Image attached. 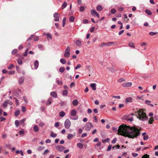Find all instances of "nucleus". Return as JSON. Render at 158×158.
<instances>
[{
    "mask_svg": "<svg viewBox=\"0 0 158 158\" xmlns=\"http://www.w3.org/2000/svg\"><path fill=\"white\" fill-rule=\"evenodd\" d=\"M118 133L125 137L133 139L140 135L139 129L135 127H131L124 124L119 126Z\"/></svg>",
    "mask_w": 158,
    "mask_h": 158,
    "instance_id": "1",
    "label": "nucleus"
},
{
    "mask_svg": "<svg viewBox=\"0 0 158 158\" xmlns=\"http://www.w3.org/2000/svg\"><path fill=\"white\" fill-rule=\"evenodd\" d=\"M131 115H135L139 120L142 121H145L148 119V117L146 113L143 112L142 109H140L137 111H135L134 113H131Z\"/></svg>",
    "mask_w": 158,
    "mask_h": 158,
    "instance_id": "2",
    "label": "nucleus"
},
{
    "mask_svg": "<svg viewBox=\"0 0 158 158\" xmlns=\"http://www.w3.org/2000/svg\"><path fill=\"white\" fill-rule=\"evenodd\" d=\"M70 48L69 46H67L65 50V53L64 56L65 57H69L70 55Z\"/></svg>",
    "mask_w": 158,
    "mask_h": 158,
    "instance_id": "3",
    "label": "nucleus"
},
{
    "mask_svg": "<svg viewBox=\"0 0 158 158\" xmlns=\"http://www.w3.org/2000/svg\"><path fill=\"white\" fill-rule=\"evenodd\" d=\"M71 122L68 119L65 120L64 122V127L67 129H69L70 127Z\"/></svg>",
    "mask_w": 158,
    "mask_h": 158,
    "instance_id": "4",
    "label": "nucleus"
},
{
    "mask_svg": "<svg viewBox=\"0 0 158 158\" xmlns=\"http://www.w3.org/2000/svg\"><path fill=\"white\" fill-rule=\"evenodd\" d=\"M93 125L92 123L89 122H88L85 126V130L87 131H88L90 130Z\"/></svg>",
    "mask_w": 158,
    "mask_h": 158,
    "instance_id": "5",
    "label": "nucleus"
},
{
    "mask_svg": "<svg viewBox=\"0 0 158 158\" xmlns=\"http://www.w3.org/2000/svg\"><path fill=\"white\" fill-rule=\"evenodd\" d=\"M60 15L57 12H55L53 15V17L55 18L54 21L56 22H58L59 21V17Z\"/></svg>",
    "mask_w": 158,
    "mask_h": 158,
    "instance_id": "6",
    "label": "nucleus"
},
{
    "mask_svg": "<svg viewBox=\"0 0 158 158\" xmlns=\"http://www.w3.org/2000/svg\"><path fill=\"white\" fill-rule=\"evenodd\" d=\"M55 148L58 151L62 152L64 149V148L61 145H58L55 147Z\"/></svg>",
    "mask_w": 158,
    "mask_h": 158,
    "instance_id": "7",
    "label": "nucleus"
},
{
    "mask_svg": "<svg viewBox=\"0 0 158 158\" xmlns=\"http://www.w3.org/2000/svg\"><path fill=\"white\" fill-rule=\"evenodd\" d=\"M132 85V83L131 82L124 83L122 84V85L123 87H130Z\"/></svg>",
    "mask_w": 158,
    "mask_h": 158,
    "instance_id": "8",
    "label": "nucleus"
},
{
    "mask_svg": "<svg viewBox=\"0 0 158 158\" xmlns=\"http://www.w3.org/2000/svg\"><path fill=\"white\" fill-rule=\"evenodd\" d=\"M70 113L71 116H76L77 111L73 109L71 111Z\"/></svg>",
    "mask_w": 158,
    "mask_h": 158,
    "instance_id": "9",
    "label": "nucleus"
},
{
    "mask_svg": "<svg viewBox=\"0 0 158 158\" xmlns=\"http://www.w3.org/2000/svg\"><path fill=\"white\" fill-rule=\"evenodd\" d=\"M50 95L54 98H56L57 97L56 93L55 91L52 92L50 93Z\"/></svg>",
    "mask_w": 158,
    "mask_h": 158,
    "instance_id": "10",
    "label": "nucleus"
},
{
    "mask_svg": "<svg viewBox=\"0 0 158 158\" xmlns=\"http://www.w3.org/2000/svg\"><path fill=\"white\" fill-rule=\"evenodd\" d=\"M34 65L35 69H37L39 66V62L38 60H36L35 61L34 63Z\"/></svg>",
    "mask_w": 158,
    "mask_h": 158,
    "instance_id": "11",
    "label": "nucleus"
},
{
    "mask_svg": "<svg viewBox=\"0 0 158 158\" xmlns=\"http://www.w3.org/2000/svg\"><path fill=\"white\" fill-rule=\"evenodd\" d=\"M76 45L77 46H80L81 44V41L79 40H77L75 43Z\"/></svg>",
    "mask_w": 158,
    "mask_h": 158,
    "instance_id": "12",
    "label": "nucleus"
},
{
    "mask_svg": "<svg viewBox=\"0 0 158 158\" xmlns=\"http://www.w3.org/2000/svg\"><path fill=\"white\" fill-rule=\"evenodd\" d=\"M24 78L23 77H20L19 80V84L21 85L24 81Z\"/></svg>",
    "mask_w": 158,
    "mask_h": 158,
    "instance_id": "13",
    "label": "nucleus"
},
{
    "mask_svg": "<svg viewBox=\"0 0 158 158\" xmlns=\"http://www.w3.org/2000/svg\"><path fill=\"white\" fill-rule=\"evenodd\" d=\"M132 98L131 97L127 98H126L125 100L127 102H132Z\"/></svg>",
    "mask_w": 158,
    "mask_h": 158,
    "instance_id": "14",
    "label": "nucleus"
},
{
    "mask_svg": "<svg viewBox=\"0 0 158 158\" xmlns=\"http://www.w3.org/2000/svg\"><path fill=\"white\" fill-rule=\"evenodd\" d=\"M91 13L93 16L96 15L98 13L95 10H91Z\"/></svg>",
    "mask_w": 158,
    "mask_h": 158,
    "instance_id": "15",
    "label": "nucleus"
},
{
    "mask_svg": "<svg viewBox=\"0 0 158 158\" xmlns=\"http://www.w3.org/2000/svg\"><path fill=\"white\" fill-rule=\"evenodd\" d=\"M96 85L95 83H92L90 84V86L92 88L93 90H95L96 89Z\"/></svg>",
    "mask_w": 158,
    "mask_h": 158,
    "instance_id": "16",
    "label": "nucleus"
},
{
    "mask_svg": "<svg viewBox=\"0 0 158 158\" xmlns=\"http://www.w3.org/2000/svg\"><path fill=\"white\" fill-rule=\"evenodd\" d=\"M52 101V98H49L47 100V102L46 105L47 106H49L51 103Z\"/></svg>",
    "mask_w": 158,
    "mask_h": 158,
    "instance_id": "17",
    "label": "nucleus"
},
{
    "mask_svg": "<svg viewBox=\"0 0 158 158\" xmlns=\"http://www.w3.org/2000/svg\"><path fill=\"white\" fill-rule=\"evenodd\" d=\"M33 130L35 132H37L39 131V129L38 126L36 125L34 126L33 128Z\"/></svg>",
    "mask_w": 158,
    "mask_h": 158,
    "instance_id": "18",
    "label": "nucleus"
},
{
    "mask_svg": "<svg viewBox=\"0 0 158 158\" xmlns=\"http://www.w3.org/2000/svg\"><path fill=\"white\" fill-rule=\"evenodd\" d=\"M56 81L57 84L59 85H61L62 84V82L60 80V79L59 78H56Z\"/></svg>",
    "mask_w": 158,
    "mask_h": 158,
    "instance_id": "19",
    "label": "nucleus"
},
{
    "mask_svg": "<svg viewBox=\"0 0 158 158\" xmlns=\"http://www.w3.org/2000/svg\"><path fill=\"white\" fill-rule=\"evenodd\" d=\"M96 9L98 11H101L102 10V7L100 5H98L96 7Z\"/></svg>",
    "mask_w": 158,
    "mask_h": 158,
    "instance_id": "20",
    "label": "nucleus"
},
{
    "mask_svg": "<svg viewBox=\"0 0 158 158\" xmlns=\"http://www.w3.org/2000/svg\"><path fill=\"white\" fill-rule=\"evenodd\" d=\"M77 146L80 149H82L83 147L82 143H77Z\"/></svg>",
    "mask_w": 158,
    "mask_h": 158,
    "instance_id": "21",
    "label": "nucleus"
},
{
    "mask_svg": "<svg viewBox=\"0 0 158 158\" xmlns=\"http://www.w3.org/2000/svg\"><path fill=\"white\" fill-rule=\"evenodd\" d=\"M72 103L74 106H76L78 104V102L77 100L75 99L73 100Z\"/></svg>",
    "mask_w": 158,
    "mask_h": 158,
    "instance_id": "22",
    "label": "nucleus"
},
{
    "mask_svg": "<svg viewBox=\"0 0 158 158\" xmlns=\"http://www.w3.org/2000/svg\"><path fill=\"white\" fill-rule=\"evenodd\" d=\"M50 136L52 138H55L57 136V134L54 133L53 131L51 132Z\"/></svg>",
    "mask_w": 158,
    "mask_h": 158,
    "instance_id": "23",
    "label": "nucleus"
},
{
    "mask_svg": "<svg viewBox=\"0 0 158 158\" xmlns=\"http://www.w3.org/2000/svg\"><path fill=\"white\" fill-rule=\"evenodd\" d=\"M69 20L70 22H73L75 20V18L73 16H71L69 18Z\"/></svg>",
    "mask_w": 158,
    "mask_h": 158,
    "instance_id": "24",
    "label": "nucleus"
},
{
    "mask_svg": "<svg viewBox=\"0 0 158 158\" xmlns=\"http://www.w3.org/2000/svg\"><path fill=\"white\" fill-rule=\"evenodd\" d=\"M65 113L63 111H61L59 113V116L60 117H63L65 115Z\"/></svg>",
    "mask_w": 158,
    "mask_h": 158,
    "instance_id": "25",
    "label": "nucleus"
},
{
    "mask_svg": "<svg viewBox=\"0 0 158 158\" xmlns=\"http://www.w3.org/2000/svg\"><path fill=\"white\" fill-rule=\"evenodd\" d=\"M17 63L19 64L20 65H21L23 64V60L21 58L18 59L17 60Z\"/></svg>",
    "mask_w": 158,
    "mask_h": 158,
    "instance_id": "26",
    "label": "nucleus"
},
{
    "mask_svg": "<svg viewBox=\"0 0 158 158\" xmlns=\"http://www.w3.org/2000/svg\"><path fill=\"white\" fill-rule=\"evenodd\" d=\"M128 45L130 47L133 48H134L135 47V45L134 43L132 42H130L128 44Z\"/></svg>",
    "mask_w": 158,
    "mask_h": 158,
    "instance_id": "27",
    "label": "nucleus"
},
{
    "mask_svg": "<svg viewBox=\"0 0 158 158\" xmlns=\"http://www.w3.org/2000/svg\"><path fill=\"white\" fill-rule=\"evenodd\" d=\"M47 38L48 40L52 39V36L50 33H48L47 34Z\"/></svg>",
    "mask_w": 158,
    "mask_h": 158,
    "instance_id": "28",
    "label": "nucleus"
},
{
    "mask_svg": "<svg viewBox=\"0 0 158 158\" xmlns=\"http://www.w3.org/2000/svg\"><path fill=\"white\" fill-rule=\"evenodd\" d=\"M68 91L66 90H63L62 92V95L64 96H66L67 95Z\"/></svg>",
    "mask_w": 158,
    "mask_h": 158,
    "instance_id": "29",
    "label": "nucleus"
},
{
    "mask_svg": "<svg viewBox=\"0 0 158 158\" xmlns=\"http://www.w3.org/2000/svg\"><path fill=\"white\" fill-rule=\"evenodd\" d=\"M105 46H107V43H102L99 46L100 47H103Z\"/></svg>",
    "mask_w": 158,
    "mask_h": 158,
    "instance_id": "30",
    "label": "nucleus"
},
{
    "mask_svg": "<svg viewBox=\"0 0 158 158\" xmlns=\"http://www.w3.org/2000/svg\"><path fill=\"white\" fill-rule=\"evenodd\" d=\"M45 148L44 146L41 147V146H39L37 148V150L38 151H41L43 150Z\"/></svg>",
    "mask_w": 158,
    "mask_h": 158,
    "instance_id": "31",
    "label": "nucleus"
},
{
    "mask_svg": "<svg viewBox=\"0 0 158 158\" xmlns=\"http://www.w3.org/2000/svg\"><path fill=\"white\" fill-rule=\"evenodd\" d=\"M71 116L70 117V118L73 120H76L78 119V116Z\"/></svg>",
    "mask_w": 158,
    "mask_h": 158,
    "instance_id": "32",
    "label": "nucleus"
},
{
    "mask_svg": "<svg viewBox=\"0 0 158 158\" xmlns=\"http://www.w3.org/2000/svg\"><path fill=\"white\" fill-rule=\"evenodd\" d=\"M158 33V32H150L149 33V35L151 36H154L156 35Z\"/></svg>",
    "mask_w": 158,
    "mask_h": 158,
    "instance_id": "33",
    "label": "nucleus"
},
{
    "mask_svg": "<svg viewBox=\"0 0 158 158\" xmlns=\"http://www.w3.org/2000/svg\"><path fill=\"white\" fill-rule=\"evenodd\" d=\"M66 22V18H64L63 19L62 21V26L64 27L65 25Z\"/></svg>",
    "mask_w": 158,
    "mask_h": 158,
    "instance_id": "34",
    "label": "nucleus"
},
{
    "mask_svg": "<svg viewBox=\"0 0 158 158\" xmlns=\"http://www.w3.org/2000/svg\"><path fill=\"white\" fill-rule=\"evenodd\" d=\"M145 12L148 15H151L152 14L151 12L149 10H145Z\"/></svg>",
    "mask_w": 158,
    "mask_h": 158,
    "instance_id": "35",
    "label": "nucleus"
},
{
    "mask_svg": "<svg viewBox=\"0 0 158 158\" xmlns=\"http://www.w3.org/2000/svg\"><path fill=\"white\" fill-rule=\"evenodd\" d=\"M65 70V68L64 67H61L59 69V71L60 73H63L64 72Z\"/></svg>",
    "mask_w": 158,
    "mask_h": 158,
    "instance_id": "36",
    "label": "nucleus"
},
{
    "mask_svg": "<svg viewBox=\"0 0 158 158\" xmlns=\"http://www.w3.org/2000/svg\"><path fill=\"white\" fill-rule=\"evenodd\" d=\"M20 112V110H16L15 113V116H18Z\"/></svg>",
    "mask_w": 158,
    "mask_h": 158,
    "instance_id": "37",
    "label": "nucleus"
},
{
    "mask_svg": "<svg viewBox=\"0 0 158 158\" xmlns=\"http://www.w3.org/2000/svg\"><path fill=\"white\" fill-rule=\"evenodd\" d=\"M15 124L16 127H18L20 124V122L18 120H16L15 121Z\"/></svg>",
    "mask_w": 158,
    "mask_h": 158,
    "instance_id": "38",
    "label": "nucleus"
},
{
    "mask_svg": "<svg viewBox=\"0 0 158 158\" xmlns=\"http://www.w3.org/2000/svg\"><path fill=\"white\" fill-rule=\"evenodd\" d=\"M73 136V135L71 134H69L67 135V138L69 139H70L72 138Z\"/></svg>",
    "mask_w": 158,
    "mask_h": 158,
    "instance_id": "39",
    "label": "nucleus"
},
{
    "mask_svg": "<svg viewBox=\"0 0 158 158\" xmlns=\"http://www.w3.org/2000/svg\"><path fill=\"white\" fill-rule=\"evenodd\" d=\"M38 48L40 50H44V47L43 45L41 44H39L38 45Z\"/></svg>",
    "mask_w": 158,
    "mask_h": 158,
    "instance_id": "40",
    "label": "nucleus"
},
{
    "mask_svg": "<svg viewBox=\"0 0 158 158\" xmlns=\"http://www.w3.org/2000/svg\"><path fill=\"white\" fill-rule=\"evenodd\" d=\"M126 79L124 78H120L118 80V82H121L125 81Z\"/></svg>",
    "mask_w": 158,
    "mask_h": 158,
    "instance_id": "41",
    "label": "nucleus"
},
{
    "mask_svg": "<svg viewBox=\"0 0 158 158\" xmlns=\"http://www.w3.org/2000/svg\"><path fill=\"white\" fill-rule=\"evenodd\" d=\"M17 51L18 50L17 49H14L11 52V54L12 55L15 54L17 52Z\"/></svg>",
    "mask_w": 158,
    "mask_h": 158,
    "instance_id": "42",
    "label": "nucleus"
},
{
    "mask_svg": "<svg viewBox=\"0 0 158 158\" xmlns=\"http://www.w3.org/2000/svg\"><path fill=\"white\" fill-rule=\"evenodd\" d=\"M19 134L21 135H24V131L23 130L20 131L19 132Z\"/></svg>",
    "mask_w": 158,
    "mask_h": 158,
    "instance_id": "43",
    "label": "nucleus"
},
{
    "mask_svg": "<svg viewBox=\"0 0 158 158\" xmlns=\"http://www.w3.org/2000/svg\"><path fill=\"white\" fill-rule=\"evenodd\" d=\"M67 3L66 2H65L62 5V9L64 8L67 6Z\"/></svg>",
    "mask_w": 158,
    "mask_h": 158,
    "instance_id": "44",
    "label": "nucleus"
},
{
    "mask_svg": "<svg viewBox=\"0 0 158 158\" xmlns=\"http://www.w3.org/2000/svg\"><path fill=\"white\" fill-rule=\"evenodd\" d=\"M154 120V118L153 117H151L150 118V119L148 121V123L149 124H152V122Z\"/></svg>",
    "mask_w": 158,
    "mask_h": 158,
    "instance_id": "45",
    "label": "nucleus"
},
{
    "mask_svg": "<svg viewBox=\"0 0 158 158\" xmlns=\"http://www.w3.org/2000/svg\"><path fill=\"white\" fill-rule=\"evenodd\" d=\"M110 140V139L109 138H107L106 139H102V142L103 143H104L106 142H109V141Z\"/></svg>",
    "mask_w": 158,
    "mask_h": 158,
    "instance_id": "46",
    "label": "nucleus"
},
{
    "mask_svg": "<svg viewBox=\"0 0 158 158\" xmlns=\"http://www.w3.org/2000/svg\"><path fill=\"white\" fill-rule=\"evenodd\" d=\"M60 62L63 64H64L66 63V60L64 59H61Z\"/></svg>",
    "mask_w": 158,
    "mask_h": 158,
    "instance_id": "47",
    "label": "nucleus"
},
{
    "mask_svg": "<svg viewBox=\"0 0 158 158\" xmlns=\"http://www.w3.org/2000/svg\"><path fill=\"white\" fill-rule=\"evenodd\" d=\"M116 12V10L114 9H112L111 10V13L113 14H115Z\"/></svg>",
    "mask_w": 158,
    "mask_h": 158,
    "instance_id": "48",
    "label": "nucleus"
},
{
    "mask_svg": "<svg viewBox=\"0 0 158 158\" xmlns=\"http://www.w3.org/2000/svg\"><path fill=\"white\" fill-rule=\"evenodd\" d=\"M26 109L25 106H23L22 107L21 110L23 112H24L26 111Z\"/></svg>",
    "mask_w": 158,
    "mask_h": 158,
    "instance_id": "49",
    "label": "nucleus"
},
{
    "mask_svg": "<svg viewBox=\"0 0 158 158\" xmlns=\"http://www.w3.org/2000/svg\"><path fill=\"white\" fill-rule=\"evenodd\" d=\"M112 148V146L111 145H110L108 146L107 148V151H110L111 148Z\"/></svg>",
    "mask_w": 158,
    "mask_h": 158,
    "instance_id": "50",
    "label": "nucleus"
},
{
    "mask_svg": "<svg viewBox=\"0 0 158 158\" xmlns=\"http://www.w3.org/2000/svg\"><path fill=\"white\" fill-rule=\"evenodd\" d=\"M85 10V8L83 6H81L80 8V10L81 12H83Z\"/></svg>",
    "mask_w": 158,
    "mask_h": 158,
    "instance_id": "51",
    "label": "nucleus"
},
{
    "mask_svg": "<svg viewBox=\"0 0 158 158\" xmlns=\"http://www.w3.org/2000/svg\"><path fill=\"white\" fill-rule=\"evenodd\" d=\"M124 8L122 7H119L118 8V10L119 11H123Z\"/></svg>",
    "mask_w": 158,
    "mask_h": 158,
    "instance_id": "52",
    "label": "nucleus"
},
{
    "mask_svg": "<svg viewBox=\"0 0 158 158\" xmlns=\"http://www.w3.org/2000/svg\"><path fill=\"white\" fill-rule=\"evenodd\" d=\"M148 135H144L143 137V139L144 140H146L148 139Z\"/></svg>",
    "mask_w": 158,
    "mask_h": 158,
    "instance_id": "53",
    "label": "nucleus"
},
{
    "mask_svg": "<svg viewBox=\"0 0 158 158\" xmlns=\"http://www.w3.org/2000/svg\"><path fill=\"white\" fill-rule=\"evenodd\" d=\"M49 152V150L48 149H47L43 153V155H45L47 153H48Z\"/></svg>",
    "mask_w": 158,
    "mask_h": 158,
    "instance_id": "54",
    "label": "nucleus"
},
{
    "mask_svg": "<svg viewBox=\"0 0 158 158\" xmlns=\"http://www.w3.org/2000/svg\"><path fill=\"white\" fill-rule=\"evenodd\" d=\"M149 156L147 154L144 155L142 157V158H150Z\"/></svg>",
    "mask_w": 158,
    "mask_h": 158,
    "instance_id": "55",
    "label": "nucleus"
},
{
    "mask_svg": "<svg viewBox=\"0 0 158 158\" xmlns=\"http://www.w3.org/2000/svg\"><path fill=\"white\" fill-rule=\"evenodd\" d=\"M108 69L110 71L113 72H115L116 71L114 69H113V68H108Z\"/></svg>",
    "mask_w": 158,
    "mask_h": 158,
    "instance_id": "56",
    "label": "nucleus"
},
{
    "mask_svg": "<svg viewBox=\"0 0 158 158\" xmlns=\"http://www.w3.org/2000/svg\"><path fill=\"white\" fill-rule=\"evenodd\" d=\"M117 139L116 138H114L112 141H111V143H115Z\"/></svg>",
    "mask_w": 158,
    "mask_h": 158,
    "instance_id": "57",
    "label": "nucleus"
},
{
    "mask_svg": "<svg viewBox=\"0 0 158 158\" xmlns=\"http://www.w3.org/2000/svg\"><path fill=\"white\" fill-rule=\"evenodd\" d=\"M127 121H130L131 122L133 120V117H130L128 118L127 119Z\"/></svg>",
    "mask_w": 158,
    "mask_h": 158,
    "instance_id": "58",
    "label": "nucleus"
},
{
    "mask_svg": "<svg viewBox=\"0 0 158 158\" xmlns=\"http://www.w3.org/2000/svg\"><path fill=\"white\" fill-rule=\"evenodd\" d=\"M16 69L17 71L18 72L20 73V68H19V67L17 66H16Z\"/></svg>",
    "mask_w": 158,
    "mask_h": 158,
    "instance_id": "59",
    "label": "nucleus"
},
{
    "mask_svg": "<svg viewBox=\"0 0 158 158\" xmlns=\"http://www.w3.org/2000/svg\"><path fill=\"white\" fill-rule=\"evenodd\" d=\"M33 36H34L33 35H31L27 39V41H28L30 40L33 37Z\"/></svg>",
    "mask_w": 158,
    "mask_h": 158,
    "instance_id": "60",
    "label": "nucleus"
},
{
    "mask_svg": "<svg viewBox=\"0 0 158 158\" xmlns=\"http://www.w3.org/2000/svg\"><path fill=\"white\" fill-rule=\"evenodd\" d=\"M7 104H8V103H7V101L5 102L3 104V106L4 107H6L7 105Z\"/></svg>",
    "mask_w": 158,
    "mask_h": 158,
    "instance_id": "61",
    "label": "nucleus"
},
{
    "mask_svg": "<svg viewBox=\"0 0 158 158\" xmlns=\"http://www.w3.org/2000/svg\"><path fill=\"white\" fill-rule=\"evenodd\" d=\"M15 71H10L8 72V73L9 74H13L15 73Z\"/></svg>",
    "mask_w": 158,
    "mask_h": 158,
    "instance_id": "62",
    "label": "nucleus"
},
{
    "mask_svg": "<svg viewBox=\"0 0 158 158\" xmlns=\"http://www.w3.org/2000/svg\"><path fill=\"white\" fill-rule=\"evenodd\" d=\"M59 123L58 122H56L55 123V125H54L55 127H58L59 126Z\"/></svg>",
    "mask_w": 158,
    "mask_h": 158,
    "instance_id": "63",
    "label": "nucleus"
},
{
    "mask_svg": "<svg viewBox=\"0 0 158 158\" xmlns=\"http://www.w3.org/2000/svg\"><path fill=\"white\" fill-rule=\"evenodd\" d=\"M39 126L42 127L44 125V123L42 122H41L39 124Z\"/></svg>",
    "mask_w": 158,
    "mask_h": 158,
    "instance_id": "64",
    "label": "nucleus"
}]
</instances>
